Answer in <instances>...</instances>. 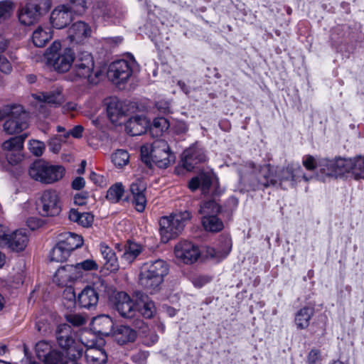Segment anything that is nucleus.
<instances>
[{"label":"nucleus","instance_id":"1","mask_svg":"<svg viewBox=\"0 0 364 364\" xmlns=\"http://www.w3.org/2000/svg\"><path fill=\"white\" fill-rule=\"evenodd\" d=\"M300 178L306 181L309 178L303 173L299 164H290L286 167L273 169L270 165L262 166L256 176L257 183H253L254 189H264L277 184L282 186L284 182H290L291 186L299 181Z\"/></svg>","mask_w":364,"mask_h":364},{"label":"nucleus","instance_id":"2","mask_svg":"<svg viewBox=\"0 0 364 364\" xmlns=\"http://www.w3.org/2000/svg\"><path fill=\"white\" fill-rule=\"evenodd\" d=\"M140 151L141 161L150 168L153 165L165 168L171 161L170 147L164 140H156L151 144L143 145Z\"/></svg>","mask_w":364,"mask_h":364},{"label":"nucleus","instance_id":"3","mask_svg":"<svg viewBox=\"0 0 364 364\" xmlns=\"http://www.w3.org/2000/svg\"><path fill=\"white\" fill-rule=\"evenodd\" d=\"M48 65L59 73L67 72L74 61V52L70 48H61L59 41H54L44 53Z\"/></svg>","mask_w":364,"mask_h":364},{"label":"nucleus","instance_id":"4","mask_svg":"<svg viewBox=\"0 0 364 364\" xmlns=\"http://www.w3.org/2000/svg\"><path fill=\"white\" fill-rule=\"evenodd\" d=\"M73 65L68 79L71 81H77L86 79L90 83L96 84L100 75L99 71L94 72V60L88 52H81L74 58Z\"/></svg>","mask_w":364,"mask_h":364},{"label":"nucleus","instance_id":"5","mask_svg":"<svg viewBox=\"0 0 364 364\" xmlns=\"http://www.w3.org/2000/svg\"><path fill=\"white\" fill-rule=\"evenodd\" d=\"M191 219L190 212L185 210L164 216L159 220V232L161 240L167 242L182 232L188 220Z\"/></svg>","mask_w":364,"mask_h":364},{"label":"nucleus","instance_id":"6","mask_svg":"<svg viewBox=\"0 0 364 364\" xmlns=\"http://www.w3.org/2000/svg\"><path fill=\"white\" fill-rule=\"evenodd\" d=\"M65 168L60 165H50L45 161H36L30 166L28 174L31 178L45 184H51L60 180Z\"/></svg>","mask_w":364,"mask_h":364},{"label":"nucleus","instance_id":"7","mask_svg":"<svg viewBox=\"0 0 364 364\" xmlns=\"http://www.w3.org/2000/svg\"><path fill=\"white\" fill-rule=\"evenodd\" d=\"M50 0H28L18 9V20L25 26L37 22L50 8Z\"/></svg>","mask_w":364,"mask_h":364},{"label":"nucleus","instance_id":"8","mask_svg":"<svg viewBox=\"0 0 364 364\" xmlns=\"http://www.w3.org/2000/svg\"><path fill=\"white\" fill-rule=\"evenodd\" d=\"M37 210L43 217H53L61 211L60 197L54 190L44 191L37 203Z\"/></svg>","mask_w":364,"mask_h":364},{"label":"nucleus","instance_id":"9","mask_svg":"<svg viewBox=\"0 0 364 364\" xmlns=\"http://www.w3.org/2000/svg\"><path fill=\"white\" fill-rule=\"evenodd\" d=\"M6 115L9 119L4 124V129L7 134L19 133L28 127L27 114L21 106H10V110Z\"/></svg>","mask_w":364,"mask_h":364},{"label":"nucleus","instance_id":"10","mask_svg":"<svg viewBox=\"0 0 364 364\" xmlns=\"http://www.w3.org/2000/svg\"><path fill=\"white\" fill-rule=\"evenodd\" d=\"M95 286V284L85 287L78 294L77 299L72 289L66 290L64 294L69 296L68 299L72 304L77 303L81 308L93 310L95 309L99 301V293Z\"/></svg>","mask_w":364,"mask_h":364},{"label":"nucleus","instance_id":"11","mask_svg":"<svg viewBox=\"0 0 364 364\" xmlns=\"http://www.w3.org/2000/svg\"><path fill=\"white\" fill-rule=\"evenodd\" d=\"M5 228L0 225V245L5 246L14 252H21L27 246L28 236L25 230H18L7 233Z\"/></svg>","mask_w":364,"mask_h":364},{"label":"nucleus","instance_id":"12","mask_svg":"<svg viewBox=\"0 0 364 364\" xmlns=\"http://www.w3.org/2000/svg\"><path fill=\"white\" fill-rule=\"evenodd\" d=\"M94 16H101L105 21L113 23H119L124 14L121 9L115 4H107L105 1H97L93 6Z\"/></svg>","mask_w":364,"mask_h":364},{"label":"nucleus","instance_id":"13","mask_svg":"<svg viewBox=\"0 0 364 364\" xmlns=\"http://www.w3.org/2000/svg\"><path fill=\"white\" fill-rule=\"evenodd\" d=\"M132 74L131 65L125 60H119L112 63L107 71L108 78L116 84L125 82Z\"/></svg>","mask_w":364,"mask_h":364},{"label":"nucleus","instance_id":"14","mask_svg":"<svg viewBox=\"0 0 364 364\" xmlns=\"http://www.w3.org/2000/svg\"><path fill=\"white\" fill-rule=\"evenodd\" d=\"M174 254L177 259L185 264L195 262L200 255L197 245L188 241H181L175 246Z\"/></svg>","mask_w":364,"mask_h":364},{"label":"nucleus","instance_id":"15","mask_svg":"<svg viewBox=\"0 0 364 364\" xmlns=\"http://www.w3.org/2000/svg\"><path fill=\"white\" fill-rule=\"evenodd\" d=\"M146 183L144 180L140 178H137L133 181L129 187L132 204L135 209L139 213L143 212L146 205Z\"/></svg>","mask_w":364,"mask_h":364},{"label":"nucleus","instance_id":"16","mask_svg":"<svg viewBox=\"0 0 364 364\" xmlns=\"http://www.w3.org/2000/svg\"><path fill=\"white\" fill-rule=\"evenodd\" d=\"M206 156L204 150L197 143L186 149L182 154L183 167L191 171L195 166L205 161Z\"/></svg>","mask_w":364,"mask_h":364},{"label":"nucleus","instance_id":"17","mask_svg":"<svg viewBox=\"0 0 364 364\" xmlns=\"http://www.w3.org/2000/svg\"><path fill=\"white\" fill-rule=\"evenodd\" d=\"M362 156H358L354 159H336V168L337 176H341L346 173H351L355 178H360L361 166H359Z\"/></svg>","mask_w":364,"mask_h":364},{"label":"nucleus","instance_id":"18","mask_svg":"<svg viewBox=\"0 0 364 364\" xmlns=\"http://www.w3.org/2000/svg\"><path fill=\"white\" fill-rule=\"evenodd\" d=\"M82 277V273L75 264H66L58 269L54 275V282L58 285L66 286L69 282Z\"/></svg>","mask_w":364,"mask_h":364},{"label":"nucleus","instance_id":"19","mask_svg":"<svg viewBox=\"0 0 364 364\" xmlns=\"http://www.w3.org/2000/svg\"><path fill=\"white\" fill-rule=\"evenodd\" d=\"M92 30L90 26L82 21L74 23L68 29V38L72 43H81L90 38Z\"/></svg>","mask_w":364,"mask_h":364},{"label":"nucleus","instance_id":"20","mask_svg":"<svg viewBox=\"0 0 364 364\" xmlns=\"http://www.w3.org/2000/svg\"><path fill=\"white\" fill-rule=\"evenodd\" d=\"M74 18L67 6L61 4L58 6L51 13L50 22L52 26L57 28L61 29L66 27Z\"/></svg>","mask_w":364,"mask_h":364},{"label":"nucleus","instance_id":"21","mask_svg":"<svg viewBox=\"0 0 364 364\" xmlns=\"http://www.w3.org/2000/svg\"><path fill=\"white\" fill-rule=\"evenodd\" d=\"M115 306L117 311L124 318H133L136 311L134 301L127 293L123 291L117 294Z\"/></svg>","mask_w":364,"mask_h":364},{"label":"nucleus","instance_id":"22","mask_svg":"<svg viewBox=\"0 0 364 364\" xmlns=\"http://www.w3.org/2000/svg\"><path fill=\"white\" fill-rule=\"evenodd\" d=\"M145 272L156 277V279L164 281L168 273V265L162 259H156L144 263L140 267Z\"/></svg>","mask_w":364,"mask_h":364},{"label":"nucleus","instance_id":"23","mask_svg":"<svg viewBox=\"0 0 364 364\" xmlns=\"http://www.w3.org/2000/svg\"><path fill=\"white\" fill-rule=\"evenodd\" d=\"M164 281L156 279L155 276L149 274L140 269L138 277V284L148 293L153 294L159 291Z\"/></svg>","mask_w":364,"mask_h":364},{"label":"nucleus","instance_id":"24","mask_svg":"<svg viewBox=\"0 0 364 364\" xmlns=\"http://www.w3.org/2000/svg\"><path fill=\"white\" fill-rule=\"evenodd\" d=\"M164 281L156 279L155 276L149 274L140 269L138 277V284L148 293L153 294L159 291Z\"/></svg>","mask_w":364,"mask_h":364},{"label":"nucleus","instance_id":"25","mask_svg":"<svg viewBox=\"0 0 364 364\" xmlns=\"http://www.w3.org/2000/svg\"><path fill=\"white\" fill-rule=\"evenodd\" d=\"M214 177L215 175L211 171L200 172L190 180L188 188L191 191H195L200 188L203 193L205 194L208 191Z\"/></svg>","mask_w":364,"mask_h":364},{"label":"nucleus","instance_id":"26","mask_svg":"<svg viewBox=\"0 0 364 364\" xmlns=\"http://www.w3.org/2000/svg\"><path fill=\"white\" fill-rule=\"evenodd\" d=\"M143 247L139 244L128 242L127 244L124 245V251L121 255V268L125 269L129 267L141 253Z\"/></svg>","mask_w":364,"mask_h":364},{"label":"nucleus","instance_id":"27","mask_svg":"<svg viewBox=\"0 0 364 364\" xmlns=\"http://www.w3.org/2000/svg\"><path fill=\"white\" fill-rule=\"evenodd\" d=\"M149 122L144 116H135L130 118L125 124V129L131 136H139L146 132Z\"/></svg>","mask_w":364,"mask_h":364},{"label":"nucleus","instance_id":"28","mask_svg":"<svg viewBox=\"0 0 364 364\" xmlns=\"http://www.w3.org/2000/svg\"><path fill=\"white\" fill-rule=\"evenodd\" d=\"M134 326L139 330V336L143 345L151 347L158 342L159 338L158 334L154 331H151L143 321L135 320Z\"/></svg>","mask_w":364,"mask_h":364},{"label":"nucleus","instance_id":"29","mask_svg":"<svg viewBox=\"0 0 364 364\" xmlns=\"http://www.w3.org/2000/svg\"><path fill=\"white\" fill-rule=\"evenodd\" d=\"M61 87L55 86L50 90L33 95L38 101L55 106L60 105L64 100Z\"/></svg>","mask_w":364,"mask_h":364},{"label":"nucleus","instance_id":"30","mask_svg":"<svg viewBox=\"0 0 364 364\" xmlns=\"http://www.w3.org/2000/svg\"><path fill=\"white\" fill-rule=\"evenodd\" d=\"M100 252L105 260V269L110 272H117L121 267V264L111 247L104 243L100 244Z\"/></svg>","mask_w":364,"mask_h":364},{"label":"nucleus","instance_id":"31","mask_svg":"<svg viewBox=\"0 0 364 364\" xmlns=\"http://www.w3.org/2000/svg\"><path fill=\"white\" fill-rule=\"evenodd\" d=\"M56 340L58 345L63 349L66 350L72 347L75 341L70 325L63 323L58 326L56 331Z\"/></svg>","mask_w":364,"mask_h":364},{"label":"nucleus","instance_id":"32","mask_svg":"<svg viewBox=\"0 0 364 364\" xmlns=\"http://www.w3.org/2000/svg\"><path fill=\"white\" fill-rule=\"evenodd\" d=\"M113 337L117 343L124 345L134 342L137 337V334L136 331L129 326L121 325L114 331Z\"/></svg>","mask_w":364,"mask_h":364},{"label":"nucleus","instance_id":"33","mask_svg":"<svg viewBox=\"0 0 364 364\" xmlns=\"http://www.w3.org/2000/svg\"><path fill=\"white\" fill-rule=\"evenodd\" d=\"M85 358L87 364H105L107 360L105 350L96 346L87 348Z\"/></svg>","mask_w":364,"mask_h":364},{"label":"nucleus","instance_id":"34","mask_svg":"<svg viewBox=\"0 0 364 364\" xmlns=\"http://www.w3.org/2000/svg\"><path fill=\"white\" fill-rule=\"evenodd\" d=\"M92 325L94 331L98 334L109 336L112 331L114 323L109 316L102 315L95 318Z\"/></svg>","mask_w":364,"mask_h":364},{"label":"nucleus","instance_id":"35","mask_svg":"<svg viewBox=\"0 0 364 364\" xmlns=\"http://www.w3.org/2000/svg\"><path fill=\"white\" fill-rule=\"evenodd\" d=\"M314 314V308L304 306L295 314L294 323L298 329H306L310 324V320Z\"/></svg>","mask_w":364,"mask_h":364},{"label":"nucleus","instance_id":"36","mask_svg":"<svg viewBox=\"0 0 364 364\" xmlns=\"http://www.w3.org/2000/svg\"><path fill=\"white\" fill-rule=\"evenodd\" d=\"M61 237L58 242L70 254L83 244L82 237L73 232H66L62 235Z\"/></svg>","mask_w":364,"mask_h":364},{"label":"nucleus","instance_id":"37","mask_svg":"<svg viewBox=\"0 0 364 364\" xmlns=\"http://www.w3.org/2000/svg\"><path fill=\"white\" fill-rule=\"evenodd\" d=\"M52 38V29L48 26H38L32 35V41L36 47H43Z\"/></svg>","mask_w":364,"mask_h":364},{"label":"nucleus","instance_id":"38","mask_svg":"<svg viewBox=\"0 0 364 364\" xmlns=\"http://www.w3.org/2000/svg\"><path fill=\"white\" fill-rule=\"evenodd\" d=\"M218 195L217 191H215L212 199L205 200L201 203L198 211L200 215L203 216L217 215L221 211L222 208L216 199Z\"/></svg>","mask_w":364,"mask_h":364},{"label":"nucleus","instance_id":"39","mask_svg":"<svg viewBox=\"0 0 364 364\" xmlns=\"http://www.w3.org/2000/svg\"><path fill=\"white\" fill-rule=\"evenodd\" d=\"M336 159H318V168L321 177H334L337 178V171L336 168Z\"/></svg>","mask_w":364,"mask_h":364},{"label":"nucleus","instance_id":"40","mask_svg":"<svg viewBox=\"0 0 364 364\" xmlns=\"http://www.w3.org/2000/svg\"><path fill=\"white\" fill-rule=\"evenodd\" d=\"M68 218L70 220L85 228L91 226L94 221V216L90 213H80L74 208L69 211Z\"/></svg>","mask_w":364,"mask_h":364},{"label":"nucleus","instance_id":"41","mask_svg":"<svg viewBox=\"0 0 364 364\" xmlns=\"http://www.w3.org/2000/svg\"><path fill=\"white\" fill-rule=\"evenodd\" d=\"M232 249V241L229 236H221L216 249L213 250V257L223 259L227 257Z\"/></svg>","mask_w":364,"mask_h":364},{"label":"nucleus","instance_id":"42","mask_svg":"<svg viewBox=\"0 0 364 364\" xmlns=\"http://www.w3.org/2000/svg\"><path fill=\"white\" fill-rule=\"evenodd\" d=\"M136 296L143 303V306L140 310L141 314L146 318H152L156 311L154 302L149 300L147 295L141 292H136Z\"/></svg>","mask_w":364,"mask_h":364},{"label":"nucleus","instance_id":"43","mask_svg":"<svg viewBox=\"0 0 364 364\" xmlns=\"http://www.w3.org/2000/svg\"><path fill=\"white\" fill-rule=\"evenodd\" d=\"M107 112L112 121L117 120L124 114L122 103L117 98H111L107 103Z\"/></svg>","mask_w":364,"mask_h":364},{"label":"nucleus","instance_id":"44","mask_svg":"<svg viewBox=\"0 0 364 364\" xmlns=\"http://www.w3.org/2000/svg\"><path fill=\"white\" fill-rule=\"evenodd\" d=\"M201 221L203 228L207 231L220 232L224 228L223 223L217 215H211L209 216H203Z\"/></svg>","mask_w":364,"mask_h":364},{"label":"nucleus","instance_id":"45","mask_svg":"<svg viewBox=\"0 0 364 364\" xmlns=\"http://www.w3.org/2000/svg\"><path fill=\"white\" fill-rule=\"evenodd\" d=\"M27 134H21L5 141L2 144L4 151H14V150H23V143Z\"/></svg>","mask_w":364,"mask_h":364},{"label":"nucleus","instance_id":"46","mask_svg":"<svg viewBox=\"0 0 364 364\" xmlns=\"http://www.w3.org/2000/svg\"><path fill=\"white\" fill-rule=\"evenodd\" d=\"M169 122L164 117H156L154 119L152 124L150 126V132L153 136H159L168 130L169 128Z\"/></svg>","mask_w":364,"mask_h":364},{"label":"nucleus","instance_id":"47","mask_svg":"<svg viewBox=\"0 0 364 364\" xmlns=\"http://www.w3.org/2000/svg\"><path fill=\"white\" fill-rule=\"evenodd\" d=\"M64 5L67 6L74 16L82 15L87 9L86 0H68Z\"/></svg>","mask_w":364,"mask_h":364},{"label":"nucleus","instance_id":"48","mask_svg":"<svg viewBox=\"0 0 364 364\" xmlns=\"http://www.w3.org/2000/svg\"><path fill=\"white\" fill-rule=\"evenodd\" d=\"M70 253L63 247L58 242L56 245L52 249L50 252L49 257L50 261L63 262L67 259Z\"/></svg>","mask_w":364,"mask_h":364},{"label":"nucleus","instance_id":"49","mask_svg":"<svg viewBox=\"0 0 364 364\" xmlns=\"http://www.w3.org/2000/svg\"><path fill=\"white\" fill-rule=\"evenodd\" d=\"M124 188L122 183H116L108 189L106 198L112 203H117L122 198Z\"/></svg>","mask_w":364,"mask_h":364},{"label":"nucleus","instance_id":"50","mask_svg":"<svg viewBox=\"0 0 364 364\" xmlns=\"http://www.w3.org/2000/svg\"><path fill=\"white\" fill-rule=\"evenodd\" d=\"M129 161V153L124 149H118L112 154V161L117 167L126 166Z\"/></svg>","mask_w":364,"mask_h":364},{"label":"nucleus","instance_id":"51","mask_svg":"<svg viewBox=\"0 0 364 364\" xmlns=\"http://www.w3.org/2000/svg\"><path fill=\"white\" fill-rule=\"evenodd\" d=\"M52 350L50 344L46 341H41L36 345V353L40 360H43Z\"/></svg>","mask_w":364,"mask_h":364},{"label":"nucleus","instance_id":"52","mask_svg":"<svg viewBox=\"0 0 364 364\" xmlns=\"http://www.w3.org/2000/svg\"><path fill=\"white\" fill-rule=\"evenodd\" d=\"M66 357L58 350H53L43 361L45 364H63Z\"/></svg>","mask_w":364,"mask_h":364},{"label":"nucleus","instance_id":"53","mask_svg":"<svg viewBox=\"0 0 364 364\" xmlns=\"http://www.w3.org/2000/svg\"><path fill=\"white\" fill-rule=\"evenodd\" d=\"M78 270L83 274V272H88L92 270H97L98 265L96 262L93 259H85L81 262L76 264Z\"/></svg>","mask_w":364,"mask_h":364},{"label":"nucleus","instance_id":"54","mask_svg":"<svg viewBox=\"0 0 364 364\" xmlns=\"http://www.w3.org/2000/svg\"><path fill=\"white\" fill-rule=\"evenodd\" d=\"M6 158L11 165L18 164L23 158L22 150H14V151H5Z\"/></svg>","mask_w":364,"mask_h":364},{"label":"nucleus","instance_id":"55","mask_svg":"<svg viewBox=\"0 0 364 364\" xmlns=\"http://www.w3.org/2000/svg\"><path fill=\"white\" fill-rule=\"evenodd\" d=\"M29 149L33 155L40 156L45 150V144L38 140H31L29 141Z\"/></svg>","mask_w":364,"mask_h":364},{"label":"nucleus","instance_id":"56","mask_svg":"<svg viewBox=\"0 0 364 364\" xmlns=\"http://www.w3.org/2000/svg\"><path fill=\"white\" fill-rule=\"evenodd\" d=\"M13 9L12 3L9 1L0 2V19H6L11 16Z\"/></svg>","mask_w":364,"mask_h":364},{"label":"nucleus","instance_id":"57","mask_svg":"<svg viewBox=\"0 0 364 364\" xmlns=\"http://www.w3.org/2000/svg\"><path fill=\"white\" fill-rule=\"evenodd\" d=\"M66 321L74 326H80L86 323L85 317L76 314L66 315Z\"/></svg>","mask_w":364,"mask_h":364},{"label":"nucleus","instance_id":"58","mask_svg":"<svg viewBox=\"0 0 364 364\" xmlns=\"http://www.w3.org/2000/svg\"><path fill=\"white\" fill-rule=\"evenodd\" d=\"M149 356V352L146 350H140L131 357V360L135 364H146Z\"/></svg>","mask_w":364,"mask_h":364},{"label":"nucleus","instance_id":"59","mask_svg":"<svg viewBox=\"0 0 364 364\" xmlns=\"http://www.w3.org/2000/svg\"><path fill=\"white\" fill-rule=\"evenodd\" d=\"M303 165L309 171H313L318 168V160L316 161L314 156L311 155L305 156L303 159Z\"/></svg>","mask_w":364,"mask_h":364},{"label":"nucleus","instance_id":"60","mask_svg":"<svg viewBox=\"0 0 364 364\" xmlns=\"http://www.w3.org/2000/svg\"><path fill=\"white\" fill-rule=\"evenodd\" d=\"M12 70L10 62L4 56L0 54V70L1 72L9 74Z\"/></svg>","mask_w":364,"mask_h":364},{"label":"nucleus","instance_id":"61","mask_svg":"<svg viewBox=\"0 0 364 364\" xmlns=\"http://www.w3.org/2000/svg\"><path fill=\"white\" fill-rule=\"evenodd\" d=\"M48 146L53 153H58L61 149V140L58 137L51 138L48 141Z\"/></svg>","mask_w":364,"mask_h":364},{"label":"nucleus","instance_id":"62","mask_svg":"<svg viewBox=\"0 0 364 364\" xmlns=\"http://www.w3.org/2000/svg\"><path fill=\"white\" fill-rule=\"evenodd\" d=\"M321 360L320 351L317 349L311 350L308 355L309 364H317Z\"/></svg>","mask_w":364,"mask_h":364},{"label":"nucleus","instance_id":"63","mask_svg":"<svg viewBox=\"0 0 364 364\" xmlns=\"http://www.w3.org/2000/svg\"><path fill=\"white\" fill-rule=\"evenodd\" d=\"M88 198L87 192H81L77 193L74 196V203L77 205H84L87 203V200Z\"/></svg>","mask_w":364,"mask_h":364},{"label":"nucleus","instance_id":"64","mask_svg":"<svg viewBox=\"0 0 364 364\" xmlns=\"http://www.w3.org/2000/svg\"><path fill=\"white\" fill-rule=\"evenodd\" d=\"M156 109L161 113H168L170 112L169 103L166 101H159L156 103Z\"/></svg>","mask_w":364,"mask_h":364}]
</instances>
